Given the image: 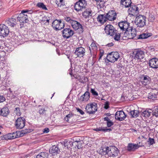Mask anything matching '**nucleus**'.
<instances>
[{
  "label": "nucleus",
  "mask_w": 158,
  "mask_h": 158,
  "mask_svg": "<svg viewBox=\"0 0 158 158\" xmlns=\"http://www.w3.org/2000/svg\"><path fill=\"white\" fill-rule=\"evenodd\" d=\"M133 53V58L137 61L142 62L145 61V52L144 51L138 50L134 52Z\"/></svg>",
  "instance_id": "f257e3e1"
},
{
  "label": "nucleus",
  "mask_w": 158,
  "mask_h": 158,
  "mask_svg": "<svg viewBox=\"0 0 158 158\" xmlns=\"http://www.w3.org/2000/svg\"><path fill=\"white\" fill-rule=\"evenodd\" d=\"M87 5V3L85 0H79L75 4V10L77 12L81 11L83 9L86 8Z\"/></svg>",
  "instance_id": "f03ea898"
},
{
  "label": "nucleus",
  "mask_w": 158,
  "mask_h": 158,
  "mask_svg": "<svg viewBox=\"0 0 158 158\" xmlns=\"http://www.w3.org/2000/svg\"><path fill=\"white\" fill-rule=\"evenodd\" d=\"M119 57V54L117 52H114L108 54L106 59L109 62L114 63L117 61Z\"/></svg>",
  "instance_id": "7ed1b4c3"
},
{
  "label": "nucleus",
  "mask_w": 158,
  "mask_h": 158,
  "mask_svg": "<svg viewBox=\"0 0 158 158\" xmlns=\"http://www.w3.org/2000/svg\"><path fill=\"white\" fill-rule=\"evenodd\" d=\"M146 17L145 16L139 15L135 19V23L138 27H142L146 25Z\"/></svg>",
  "instance_id": "20e7f679"
},
{
  "label": "nucleus",
  "mask_w": 158,
  "mask_h": 158,
  "mask_svg": "<svg viewBox=\"0 0 158 158\" xmlns=\"http://www.w3.org/2000/svg\"><path fill=\"white\" fill-rule=\"evenodd\" d=\"M64 26V23L61 20H55L52 23V27L54 30L56 31L60 30L63 28Z\"/></svg>",
  "instance_id": "39448f33"
},
{
  "label": "nucleus",
  "mask_w": 158,
  "mask_h": 158,
  "mask_svg": "<svg viewBox=\"0 0 158 158\" xmlns=\"http://www.w3.org/2000/svg\"><path fill=\"white\" fill-rule=\"evenodd\" d=\"M17 19L21 23H22L20 24V28L23 26V25L24 23H27L28 21V15L22 12L19 15Z\"/></svg>",
  "instance_id": "423d86ee"
},
{
  "label": "nucleus",
  "mask_w": 158,
  "mask_h": 158,
  "mask_svg": "<svg viewBox=\"0 0 158 158\" xmlns=\"http://www.w3.org/2000/svg\"><path fill=\"white\" fill-rule=\"evenodd\" d=\"M105 33L108 35L114 36L116 30L111 25L108 24L104 28Z\"/></svg>",
  "instance_id": "0eeeda50"
},
{
  "label": "nucleus",
  "mask_w": 158,
  "mask_h": 158,
  "mask_svg": "<svg viewBox=\"0 0 158 158\" xmlns=\"http://www.w3.org/2000/svg\"><path fill=\"white\" fill-rule=\"evenodd\" d=\"M62 36L64 39H68L74 34L73 31L69 28H65L62 31Z\"/></svg>",
  "instance_id": "6e6552de"
},
{
  "label": "nucleus",
  "mask_w": 158,
  "mask_h": 158,
  "mask_svg": "<svg viewBox=\"0 0 158 158\" xmlns=\"http://www.w3.org/2000/svg\"><path fill=\"white\" fill-rule=\"evenodd\" d=\"M119 154V151L115 147L112 146L109 148L108 155L110 156L116 157Z\"/></svg>",
  "instance_id": "1a4fd4ad"
},
{
  "label": "nucleus",
  "mask_w": 158,
  "mask_h": 158,
  "mask_svg": "<svg viewBox=\"0 0 158 158\" xmlns=\"http://www.w3.org/2000/svg\"><path fill=\"white\" fill-rule=\"evenodd\" d=\"M9 32L8 27L3 24L0 25V36L3 37L7 36Z\"/></svg>",
  "instance_id": "9d476101"
},
{
  "label": "nucleus",
  "mask_w": 158,
  "mask_h": 158,
  "mask_svg": "<svg viewBox=\"0 0 158 158\" xmlns=\"http://www.w3.org/2000/svg\"><path fill=\"white\" fill-rule=\"evenodd\" d=\"M25 121L23 118H19L16 121L15 126L17 129H21L23 128L25 125Z\"/></svg>",
  "instance_id": "9b49d317"
},
{
  "label": "nucleus",
  "mask_w": 158,
  "mask_h": 158,
  "mask_svg": "<svg viewBox=\"0 0 158 158\" xmlns=\"http://www.w3.org/2000/svg\"><path fill=\"white\" fill-rule=\"evenodd\" d=\"M118 26L120 29L123 31H128L131 29L132 27L130 26V23L127 21H122L118 23Z\"/></svg>",
  "instance_id": "f8f14e48"
},
{
  "label": "nucleus",
  "mask_w": 158,
  "mask_h": 158,
  "mask_svg": "<svg viewBox=\"0 0 158 158\" xmlns=\"http://www.w3.org/2000/svg\"><path fill=\"white\" fill-rule=\"evenodd\" d=\"M96 105V104L94 105L92 103L87 105L85 108L87 113L89 114H94L97 110Z\"/></svg>",
  "instance_id": "ddd939ff"
},
{
  "label": "nucleus",
  "mask_w": 158,
  "mask_h": 158,
  "mask_svg": "<svg viewBox=\"0 0 158 158\" xmlns=\"http://www.w3.org/2000/svg\"><path fill=\"white\" fill-rule=\"evenodd\" d=\"M106 18L107 20L110 21H114L116 19L117 15L114 10H111L109 11L106 14H105Z\"/></svg>",
  "instance_id": "4468645a"
},
{
  "label": "nucleus",
  "mask_w": 158,
  "mask_h": 158,
  "mask_svg": "<svg viewBox=\"0 0 158 158\" xmlns=\"http://www.w3.org/2000/svg\"><path fill=\"white\" fill-rule=\"evenodd\" d=\"M127 116L124 111L123 110L117 111L115 115V119L118 121H121L124 120Z\"/></svg>",
  "instance_id": "2eb2a0df"
},
{
  "label": "nucleus",
  "mask_w": 158,
  "mask_h": 158,
  "mask_svg": "<svg viewBox=\"0 0 158 158\" xmlns=\"http://www.w3.org/2000/svg\"><path fill=\"white\" fill-rule=\"evenodd\" d=\"M85 49L82 47L77 48L74 52L75 54L78 57H81L85 55Z\"/></svg>",
  "instance_id": "dca6fc26"
},
{
  "label": "nucleus",
  "mask_w": 158,
  "mask_h": 158,
  "mask_svg": "<svg viewBox=\"0 0 158 158\" xmlns=\"http://www.w3.org/2000/svg\"><path fill=\"white\" fill-rule=\"evenodd\" d=\"M128 10L129 13L133 16L137 15L139 13L138 7L136 6H130Z\"/></svg>",
  "instance_id": "f3484780"
},
{
  "label": "nucleus",
  "mask_w": 158,
  "mask_h": 158,
  "mask_svg": "<svg viewBox=\"0 0 158 158\" xmlns=\"http://www.w3.org/2000/svg\"><path fill=\"white\" fill-rule=\"evenodd\" d=\"M73 28L75 30L79 29V32L82 33L83 31V28L80 23L74 20L71 24Z\"/></svg>",
  "instance_id": "a211bd4d"
},
{
  "label": "nucleus",
  "mask_w": 158,
  "mask_h": 158,
  "mask_svg": "<svg viewBox=\"0 0 158 158\" xmlns=\"http://www.w3.org/2000/svg\"><path fill=\"white\" fill-rule=\"evenodd\" d=\"M148 64L150 67L154 69L158 68V59L152 58L149 61Z\"/></svg>",
  "instance_id": "6ab92c4d"
},
{
  "label": "nucleus",
  "mask_w": 158,
  "mask_h": 158,
  "mask_svg": "<svg viewBox=\"0 0 158 158\" xmlns=\"http://www.w3.org/2000/svg\"><path fill=\"white\" fill-rule=\"evenodd\" d=\"M142 145H139L138 143L133 144L129 143L127 147V150L128 151H133L137 149L140 147L143 146Z\"/></svg>",
  "instance_id": "aec40b11"
},
{
  "label": "nucleus",
  "mask_w": 158,
  "mask_h": 158,
  "mask_svg": "<svg viewBox=\"0 0 158 158\" xmlns=\"http://www.w3.org/2000/svg\"><path fill=\"white\" fill-rule=\"evenodd\" d=\"M90 98V93L89 92L86 91L80 98L79 100L81 102L87 101Z\"/></svg>",
  "instance_id": "412c9836"
},
{
  "label": "nucleus",
  "mask_w": 158,
  "mask_h": 158,
  "mask_svg": "<svg viewBox=\"0 0 158 158\" xmlns=\"http://www.w3.org/2000/svg\"><path fill=\"white\" fill-rule=\"evenodd\" d=\"M92 11L90 8H87L82 13V16L85 19H89L92 15Z\"/></svg>",
  "instance_id": "4be33fe9"
},
{
  "label": "nucleus",
  "mask_w": 158,
  "mask_h": 158,
  "mask_svg": "<svg viewBox=\"0 0 158 158\" xmlns=\"http://www.w3.org/2000/svg\"><path fill=\"white\" fill-rule=\"evenodd\" d=\"M59 150L58 147L54 145L50 148L49 152L52 155H55L58 153Z\"/></svg>",
  "instance_id": "5701e85b"
},
{
  "label": "nucleus",
  "mask_w": 158,
  "mask_h": 158,
  "mask_svg": "<svg viewBox=\"0 0 158 158\" xmlns=\"http://www.w3.org/2000/svg\"><path fill=\"white\" fill-rule=\"evenodd\" d=\"M6 24H7L11 27H14L16 24V20L14 18L9 19L6 21Z\"/></svg>",
  "instance_id": "b1692460"
},
{
  "label": "nucleus",
  "mask_w": 158,
  "mask_h": 158,
  "mask_svg": "<svg viewBox=\"0 0 158 158\" xmlns=\"http://www.w3.org/2000/svg\"><path fill=\"white\" fill-rule=\"evenodd\" d=\"M142 78L143 79L141 82L143 85L145 86L150 83V78L148 76L143 75Z\"/></svg>",
  "instance_id": "393cba45"
},
{
  "label": "nucleus",
  "mask_w": 158,
  "mask_h": 158,
  "mask_svg": "<svg viewBox=\"0 0 158 158\" xmlns=\"http://www.w3.org/2000/svg\"><path fill=\"white\" fill-rule=\"evenodd\" d=\"M97 21L101 24L104 23L107 20L105 14L99 15L97 18Z\"/></svg>",
  "instance_id": "a878e982"
},
{
  "label": "nucleus",
  "mask_w": 158,
  "mask_h": 158,
  "mask_svg": "<svg viewBox=\"0 0 158 158\" xmlns=\"http://www.w3.org/2000/svg\"><path fill=\"white\" fill-rule=\"evenodd\" d=\"M152 113V109H147L141 113L142 116L146 118H148L151 116Z\"/></svg>",
  "instance_id": "bb28decb"
},
{
  "label": "nucleus",
  "mask_w": 158,
  "mask_h": 158,
  "mask_svg": "<svg viewBox=\"0 0 158 158\" xmlns=\"http://www.w3.org/2000/svg\"><path fill=\"white\" fill-rule=\"evenodd\" d=\"M9 113V110L6 107L2 108L0 111V114L4 117L6 116Z\"/></svg>",
  "instance_id": "cd10ccee"
},
{
  "label": "nucleus",
  "mask_w": 158,
  "mask_h": 158,
  "mask_svg": "<svg viewBox=\"0 0 158 158\" xmlns=\"http://www.w3.org/2000/svg\"><path fill=\"white\" fill-rule=\"evenodd\" d=\"M120 3L125 7H128L131 6V0H121Z\"/></svg>",
  "instance_id": "c85d7f7f"
},
{
  "label": "nucleus",
  "mask_w": 158,
  "mask_h": 158,
  "mask_svg": "<svg viewBox=\"0 0 158 158\" xmlns=\"http://www.w3.org/2000/svg\"><path fill=\"white\" fill-rule=\"evenodd\" d=\"M152 35L151 33H144L141 34L138 36V39H145Z\"/></svg>",
  "instance_id": "c756f323"
},
{
  "label": "nucleus",
  "mask_w": 158,
  "mask_h": 158,
  "mask_svg": "<svg viewBox=\"0 0 158 158\" xmlns=\"http://www.w3.org/2000/svg\"><path fill=\"white\" fill-rule=\"evenodd\" d=\"M48 154L46 152H41L36 156V158H48Z\"/></svg>",
  "instance_id": "7c9ffc66"
},
{
  "label": "nucleus",
  "mask_w": 158,
  "mask_h": 158,
  "mask_svg": "<svg viewBox=\"0 0 158 158\" xmlns=\"http://www.w3.org/2000/svg\"><path fill=\"white\" fill-rule=\"evenodd\" d=\"M130 35L129 37L130 39H132L135 37L136 32L135 28L133 29L132 27V29H130Z\"/></svg>",
  "instance_id": "2f4dec72"
},
{
  "label": "nucleus",
  "mask_w": 158,
  "mask_h": 158,
  "mask_svg": "<svg viewBox=\"0 0 158 158\" xmlns=\"http://www.w3.org/2000/svg\"><path fill=\"white\" fill-rule=\"evenodd\" d=\"M109 148L107 147L106 148H102L100 151V153L102 155H104L108 154V151H109Z\"/></svg>",
  "instance_id": "473e14b6"
},
{
  "label": "nucleus",
  "mask_w": 158,
  "mask_h": 158,
  "mask_svg": "<svg viewBox=\"0 0 158 158\" xmlns=\"http://www.w3.org/2000/svg\"><path fill=\"white\" fill-rule=\"evenodd\" d=\"M77 79L79 81L82 83H84L88 81V79L87 77L82 76H79Z\"/></svg>",
  "instance_id": "72a5a7b5"
},
{
  "label": "nucleus",
  "mask_w": 158,
  "mask_h": 158,
  "mask_svg": "<svg viewBox=\"0 0 158 158\" xmlns=\"http://www.w3.org/2000/svg\"><path fill=\"white\" fill-rule=\"evenodd\" d=\"M130 113L132 117L135 118L139 116V112L138 110H134L130 111Z\"/></svg>",
  "instance_id": "f704fd0d"
},
{
  "label": "nucleus",
  "mask_w": 158,
  "mask_h": 158,
  "mask_svg": "<svg viewBox=\"0 0 158 158\" xmlns=\"http://www.w3.org/2000/svg\"><path fill=\"white\" fill-rule=\"evenodd\" d=\"M152 116H155L156 117H158V107H155L152 110Z\"/></svg>",
  "instance_id": "c9c22d12"
},
{
  "label": "nucleus",
  "mask_w": 158,
  "mask_h": 158,
  "mask_svg": "<svg viewBox=\"0 0 158 158\" xmlns=\"http://www.w3.org/2000/svg\"><path fill=\"white\" fill-rule=\"evenodd\" d=\"M4 49L7 52H10L13 50L14 47L12 46L9 45L8 46H7L5 47Z\"/></svg>",
  "instance_id": "e433bc0d"
},
{
  "label": "nucleus",
  "mask_w": 158,
  "mask_h": 158,
  "mask_svg": "<svg viewBox=\"0 0 158 158\" xmlns=\"http://www.w3.org/2000/svg\"><path fill=\"white\" fill-rule=\"evenodd\" d=\"M114 36L113 37L115 41H119L120 39V34L118 33H117L115 31L114 34Z\"/></svg>",
  "instance_id": "4c0bfd02"
},
{
  "label": "nucleus",
  "mask_w": 158,
  "mask_h": 158,
  "mask_svg": "<svg viewBox=\"0 0 158 158\" xmlns=\"http://www.w3.org/2000/svg\"><path fill=\"white\" fill-rule=\"evenodd\" d=\"M36 6L38 7L42 8L43 10H47L48 9L46 7L45 5L42 2H39L37 3L36 5Z\"/></svg>",
  "instance_id": "58836bf2"
},
{
  "label": "nucleus",
  "mask_w": 158,
  "mask_h": 158,
  "mask_svg": "<svg viewBox=\"0 0 158 158\" xmlns=\"http://www.w3.org/2000/svg\"><path fill=\"white\" fill-rule=\"evenodd\" d=\"M22 12L28 15V17H30L31 15L33 13V11L31 10H22Z\"/></svg>",
  "instance_id": "ea45409f"
},
{
  "label": "nucleus",
  "mask_w": 158,
  "mask_h": 158,
  "mask_svg": "<svg viewBox=\"0 0 158 158\" xmlns=\"http://www.w3.org/2000/svg\"><path fill=\"white\" fill-rule=\"evenodd\" d=\"M56 3L57 5L58 6L60 7L63 6L64 5V0H56Z\"/></svg>",
  "instance_id": "a19ab883"
},
{
  "label": "nucleus",
  "mask_w": 158,
  "mask_h": 158,
  "mask_svg": "<svg viewBox=\"0 0 158 158\" xmlns=\"http://www.w3.org/2000/svg\"><path fill=\"white\" fill-rule=\"evenodd\" d=\"M157 98V95L154 93H151L148 94V98L149 99L154 100Z\"/></svg>",
  "instance_id": "79ce46f5"
},
{
  "label": "nucleus",
  "mask_w": 158,
  "mask_h": 158,
  "mask_svg": "<svg viewBox=\"0 0 158 158\" xmlns=\"http://www.w3.org/2000/svg\"><path fill=\"white\" fill-rule=\"evenodd\" d=\"M97 48V47L96 44L94 42H92L89 47V50L90 53H91L92 50H96Z\"/></svg>",
  "instance_id": "37998d69"
},
{
  "label": "nucleus",
  "mask_w": 158,
  "mask_h": 158,
  "mask_svg": "<svg viewBox=\"0 0 158 158\" xmlns=\"http://www.w3.org/2000/svg\"><path fill=\"white\" fill-rule=\"evenodd\" d=\"M155 16L151 14H149V17L148 19V21L149 22H153L155 20Z\"/></svg>",
  "instance_id": "c03bdc74"
},
{
  "label": "nucleus",
  "mask_w": 158,
  "mask_h": 158,
  "mask_svg": "<svg viewBox=\"0 0 158 158\" xmlns=\"http://www.w3.org/2000/svg\"><path fill=\"white\" fill-rule=\"evenodd\" d=\"M130 35V30H128V31H125L124 34V37H126V39H130L129 37Z\"/></svg>",
  "instance_id": "a18cd8bd"
},
{
  "label": "nucleus",
  "mask_w": 158,
  "mask_h": 158,
  "mask_svg": "<svg viewBox=\"0 0 158 158\" xmlns=\"http://www.w3.org/2000/svg\"><path fill=\"white\" fill-rule=\"evenodd\" d=\"M105 3V2L102 0H100L99 1L97 2V5L99 6L100 8L104 6Z\"/></svg>",
  "instance_id": "49530a36"
},
{
  "label": "nucleus",
  "mask_w": 158,
  "mask_h": 158,
  "mask_svg": "<svg viewBox=\"0 0 158 158\" xmlns=\"http://www.w3.org/2000/svg\"><path fill=\"white\" fill-rule=\"evenodd\" d=\"M64 19L66 22H68L69 23H70L71 24L74 21L70 17H65L64 18Z\"/></svg>",
  "instance_id": "de8ad7c7"
},
{
  "label": "nucleus",
  "mask_w": 158,
  "mask_h": 158,
  "mask_svg": "<svg viewBox=\"0 0 158 158\" xmlns=\"http://www.w3.org/2000/svg\"><path fill=\"white\" fill-rule=\"evenodd\" d=\"M13 136L12 133H10L5 135V138L8 139H13L12 138H13Z\"/></svg>",
  "instance_id": "09e8293b"
},
{
  "label": "nucleus",
  "mask_w": 158,
  "mask_h": 158,
  "mask_svg": "<svg viewBox=\"0 0 158 158\" xmlns=\"http://www.w3.org/2000/svg\"><path fill=\"white\" fill-rule=\"evenodd\" d=\"M90 92L92 93V94L94 96H97L98 95V93L94 89L91 88L90 89Z\"/></svg>",
  "instance_id": "8fccbe9b"
},
{
  "label": "nucleus",
  "mask_w": 158,
  "mask_h": 158,
  "mask_svg": "<svg viewBox=\"0 0 158 158\" xmlns=\"http://www.w3.org/2000/svg\"><path fill=\"white\" fill-rule=\"evenodd\" d=\"M14 112L17 115L20 116L21 114L19 108H16Z\"/></svg>",
  "instance_id": "3c124183"
},
{
  "label": "nucleus",
  "mask_w": 158,
  "mask_h": 158,
  "mask_svg": "<svg viewBox=\"0 0 158 158\" xmlns=\"http://www.w3.org/2000/svg\"><path fill=\"white\" fill-rule=\"evenodd\" d=\"M72 114H69L67 115L66 117L65 118V120L67 122H68L69 120V119L70 118L72 117Z\"/></svg>",
  "instance_id": "603ef678"
},
{
  "label": "nucleus",
  "mask_w": 158,
  "mask_h": 158,
  "mask_svg": "<svg viewBox=\"0 0 158 158\" xmlns=\"http://www.w3.org/2000/svg\"><path fill=\"white\" fill-rule=\"evenodd\" d=\"M148 142L150 144L152 145L154 143V140L153 138H149Z\"/></svg>",
  "instance_id": "864d4df0"
},
{
  "label": "nucleus",
  "mask_w": 158,
  "mask_h": 158,
  "mask_svg": "<svg viewBox=\"0 0 158 158\" xmlns=\"http://www.w3.org/2000/svg\"><path fill=\"white\" fill-rule=\"evenodd\" d=\"M46 112V110L44 108H42L39 110V113L40 114H44Z\"/></svg>",
  "instance_id": "5fc2aeb1"
},
{
  "label": "nucleus",
  "mask_w": 158,
  "mask_h": 158,
  "mask_svg": "<svg viewBox=\"0 0 158 158\" xmlns=\"http://www.w3.org/2000/svg\"><path fill=\"white\" fill-rule=\"evenodd\" d=\"M12 135L13 136V138H12L13 139L19 137V135H17V132H13L12 133Z\"/></svg>",
  "instance_id": "6e6d98bb"
},
{
  "label": "nucleus",
  "mask_w": 158,
  "mask_h": 158,
  "mask_svg": "<svg viewBox=\"0 0 158 158\" xmlns=\"http://www.w3.org/2000/svg\"><path fill=\"white\" fill-rule=\"evenodd\" d=\"M31 130L29 129H26L25 130L23 131L22 133L24 134H26L27 133H29L31 131Z\"/></svg>",
  "instance_id": "4d7b16f0"
},
{
  "label": "nucleus",
  "mask_w": 158,
  "mask_h": 158,
  "mask_svg": "<svg viewBox=\"0 0 158 158\" xmlns=\"http://www.w3.org/2000/svg\"><path fill=\"white\" fill-rule=\"evenodd\" d=\"M113 125V122H111L110 120L109 121H108L107 122V126L108 127H110L111 126H112Z\"/></svg>",
  "instance_id": "13d9d810"
},
{
  "label": "nucleus",
  "mask_w": 158,
  "mask_h": 158,
  "mask_svg": "<svg viewBox=\"0 0 158 158\" xmlns=\"http://www.w3.org/2000/svg\"><path fill=\"white\" fill-rule=\"evenodd\" d=\"M78 141H75L73 142H70V143H71L72 145H74L75 148L77 147V145L78 144Z\"/></svg>",
  "instance_id": "bf43d9fd"
},
{
  "label": "nucleus",
  "mask_w": 158,
  "mask_h": 158,
  "mask_svg": "<svg viewBox=\"0 0 158 158\" xmlns=\"http://www.w3.org/2000/svg\"><path fill=\"white\" fill-rule=\"evenodd\" d=\"M95 131H102L104 132V128H102V127H99L98 128H97L95 130Z\"/></svg>",
  "instance_id": "052dcab7"
},
{
  "label": "nucleus",
  "mask_w": 158,
  "mask_h": 158,
  "mask_svg": "<svg viewBox=\"0 0 158 158\" xmlns=\"http://www.w3.org/2000/svg\"><path fill=\"white\" fill-rule=\"evenodd\" d=\"M49 130L48 128H46L44 129L43 130V132L44 133H47L49 132Z\"/></svg>",
  "instance_id": "680f3d73"
},
{
  "label": "nucleus",
  "mask_w": 158,
  "mask_h": 158,
  "mask_svg": "<svg viewBox=\"0 0 158 158\" xmlns=\"http://www.w3.org/2000/svg\"><path fill=\"white\" fill-rule=\"evenodd\" d=\"M76 109L77 112H79L81 114L83 115L84 114V112L81 109L79 108H76Z\"/></svg>",
  "instance_id": "e2e57ef3"
},
{
  "label": "nucleus",
  "mask_w": 158,
  "mask_h": 158,
  "mask_svg": "<svg viewBox=\"0 0 158 158\" xmlns=\"http://www.w3.org/2000/svg\"><path fill=\"white\" fill-rule=\"evenodd\" d=\"M81 143L80 141H78V144L77 145V148L78 149H80L81 148Z\"/></svg>",
  "instance_id": "0e129e2a"
},
{
  "label": "nucleus",
  "mask_w": 158,
  "mask_h": 158,
  "mask_svg": "<svg viewBox=\"0 0 158 158\" xmlns=\"http://www.w3.org/2000/svg\"><path fill=\"white\" fill-rule=\"evenodd\" d=\"M5 100V98L3 96L0 95V103L3 102Z\"/></svg>",
  "instance_id": "69168bd1"
},
{
  "label": "nucleus",
  "mask_w": 158,
  "mask_h": 158,
  "mask_svg": "<svg viewBox=\"0 0 158 158\" xmlns=\"http://www.w3.org/2000/svg\"><path fill=\"white\" fill-rule=\"evenodd\" d=\"M64 147H67V148L68 147V145L69 144V142L68 141H66V142H64Z\"/></svg>",
  "instance_id": "338daca9"
},
{
  "label": "nucleus",
  "mask_w": 158,
  "mask_h": 158,
  "mask_svg": "<svg viewBox=\"0 0 158 158\" xmlns=\"http://www.w3.org/2000/svg\"><path fill=\"white\" fill-rule=\"evenodd\" d=\"M112 130L111 128H104V132L110 131Z\"/></svg>",
  "instance_id": "774afa93"
}]
</instances>
